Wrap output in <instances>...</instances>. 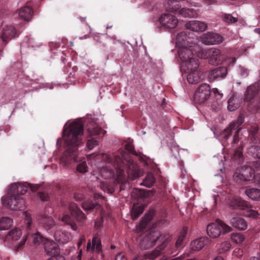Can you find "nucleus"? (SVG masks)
I'll use <instances>...</instances> for the list:
<instances>
[{
  "label": "nucleus",
  "mask_w": 260,
  "mask_h": 260,
  "mask_svg": "<svg viewBox=\"0 0 260 260\" xmlns=\"http://www.w3.org/2000/svg\"><path fill=\"white\" fill-rule=\"evenodd\" d=\"M83 124L80 121L74 122L64 128L62 137L65 141L66 150L60 160L63 167H68L73 160H79L78 147L82 143L79 136L83 135Z\"/></svg>",
  "instance_id": "obj_1"
},
{
  "label": "nucleus",
  "mask_w": 260,
  "mask_h": 260,
  "mask_svg": "<svg viewBox=\"0 0 260 260\" xmlns=\"http://www.w3.org/2000/svg\"><path fill=\"white\" fill-rule=\"evenodd\" d=\"M229 233L232 231V228L219 219H216L215 222L207 225V233L211 238H216L221 234Z\"/></svg>",
  "instance_id": "obj_2"
},
{
  "label": "nucleus",
  "mask_w": 260,
  "mask_h": 260,
  "mask_svg": "<svg viewBox=\"0 0 260 260\" xmlns=\"http://www.w3.org/2000/svg\"><path fill=\"white\" fill-rule=\"evenodd\" d=\"M193 46H180L178 50V55L180 58L183 62L187 63L188 68L190 66H194V69L199 67L198 60L193 57Z\"/></svg>",
  "instance_id": "obj_3"
},
{
  "label": "nucleus",
  "mask_w": 260,
  "mask_h": 260,
  "mask_svg": "<svg viewBox=\"0 0 260 260\" xmlns=\"http://www.w3.org/2000/svg\"><path fill=\"white\" fill-rule=\"evenodd\" d=\"M233 177L238 183L250 181L254 177V171L251 167L244 166L237 169Z\"/></svg>",
  "instance_id": "obj_4"
},
{
  "label": "nucleus",
  "mask_w": 260,
  "mask_h": 260,
  "mask_svg": "<svg viewBox=\"0 0 260 260\" xmlns=\"http://www.w3.org/2000/svg\"><path fill=\"white\" fill-rule=\"evenodd\" d=\"M3 204L12 210H23L25 208V203L24 199L19 196H11L6 198H2Z\"/></svg>",
  "instance_id": "obj_5"
},
{
  "label": "nucleus",
  "mask_w": 260,
  "mask_h": 260,
  "mask_svg": "<svg viewBox=\"0 0 260 260\" xmlns=\"http://www.w3.org/2000/svg\"><path fill=\"white\" fill-rule=\"evenodd\" d=\"M27 185L20 183H14L12 184L8 190V193L11 196H19V194H23L25 193L28 188L31 191L35 192L39 190L40 186L38 184L33 185L27 183Z\"/></svg>",
  "instance_id": "obj_6"
},
{
  "label": "nucleus",
  "mask_w": 260,
  "mask_h": 260,
  "mask_svg": "<svg viewBox=\"0 0 260 260\" xmlns=\"http://www.w3.org/2000/svg\"><path fill=\"white\" fill-rule=\"evenodd\" d=\"M211 88L207 83L201 84L197 89L193 96L194 102L201 104L207 101L211 95Z\"/></svg>",
  "instance_id": "obj_7"
},
{
  "label": "nucleus",
  "mask_w": 260,
  "mask_h": 260,
  "mask_svg": "<svg viewBox=\"0 0 260 260\" xmlns=\"http://www.w3.org/2000/svg\"><path fill=\"white\" fill-rule=\"evenodd\" d=\"M163 238L159 232H151L142 239L139 247L142 250L150 248L155 244L157 241H159Z\"/></svg>",
  "instance_id": "obj_8"
},
{
  "label": "nucleus",
  "mask_w": 260,
  "mask_h": 260,
  "mask_svg": "<svg viewBox=\"0 0 260 260\" xmlns=\"http://www.w3.org/2000/svg\"><path fill=\"white\" fill-rule=\"evenodd\" d=\"M228 73L226 67L220 66L211 69L208 73V79L210 82L219 81L224 79Z\"/></svg>",
  "instance_id": "obj_9"
},
{
  "label": "nucleus",
  "mask_w": 260,
  "mask_h": 260,
  "mask_svg": "<svg viewBox=\"0 0 260 260\" xmlns=\"http://www.w3.org/2000/svg\"><path fill=\"white\" fill-rule=\"evenodd\" d=\"M159 21L162 25L170 29L174 28L178 23L176 17L169 14H164L161 15Z\"/></svg>",
  "instance_id": "obj_10"
},
{
  "label": "nucleus",
  "mask_w": 260,
  "mask_h": 260,
  "mask_svg": "<svg viewBox=\"0 0 260 260\" xmlns=\"http://www.w3.org/2000/svg\"><path fill=\"white\" fill-rule=\"evenodd\" d=\"M192 36L193 34H191ZM190 34L187 31H182L178 34L176 37L177 44H180L181 46L193 47V38L189 36Z\"/></svg>",
  "instance_id": "obj_11"
},
{
  "label": "nucleus",
  "mask_w": 260,
  "mask_h": 260,
  "mask_svg": "<svg viewBox=\"0 0 260 260\" xmlns=\"http://www.w3.org/2000/svg\"><path fill=\"white\" fill-rule=\"evenodd\" d=\"M44 248L46 254L49 256L60 254L59 246L53 241L46 240L44 243Z\"/></svg>",
  "instance_id": "obj_12"
},
{
  "label": "nucleus",
  "mask_w": 260,
  "mask_h": 260,
  "mask_svg": "<svg viewBox=\"0 0 260 260\" xmlns=\"http://www.w3.org/2000/svg\"><path fill=\"white\" fill-rule=\"evenodd\" d=\"M221 52L217 48H212L208 49L209 63L211 65H217L221 61Z\"/></svg>",
  "instance_id": "obj_13"
},
{
  "label": "nucleus",
  "mask_w": 260,
  "mask_h": 260,
  "mask_svg": "<svg viewBox=\"0 0 260 260\" xmlns=\"http://www.w3.org/2000/svg\"><path fill=\"white\" fill-rule=\"evenodd\" d=\"M193 66H190L188 68L191 71L187 76V80L190 84L198 83L203 79V73L197 71V69H194Z\"/></svg>",
  "instance_id": "obj_14"
},
{
  "label": "nucleus",
  "mask_w": 260,
  "mask_h": 260,
  "mask_svg": "<svg viewBox=\"0 0 260 260\" xmlns=\"http://www.w3.org/2000/svg\"><path fill=\"white\" fill-rule=\"evenodd\" d=\"M69 210L72 217L76 218L77 221L80 222H83L86 219L84 213L75 203L70 205Z\"/></svg>",
  "instance_id": "obj_15"
},
{
  "label": "nucleus",
  "mask_w": 260,
  "mask_h": 260,
  "mask_svg": "<svg viewBox=\"0 0 260 260\" xmlns=\"http://www.w3.org/2000/svg\"><path fill=\"white\" fill-rule=\"evenodd\" d=\"M187 29L193 31H204L207 28V24L204 22L200 21H190L186 23Z\"/></svg>",
  "instance_id": "obj_16"
},
{
  "label": "nucleus",
  "mask_w": 260,
  "mask_h": 260,
  "mask_svg": "<svg viewBox=\"0 0 260 260\" xmlns=\"http://www.w3.org/2000/svg\"><path fill=\"white\" fill-rule=\"evenodd\" d=\"M222 41L223 37L216 33L207 32L204 37V42L208 45L218 44Z\"/></svg>",
  "instance_id": "obj_17"
},
{
  "label": "nucleus",
  "mask_w": 260,
  "mask_h": 260,
  "mask_svg": "<svg viewBox=\"0 0 260 260\" xmlns=\"http://www.w3.org/2000/svg\"><path fill=\"white\" fill-rule=\"evenodd\" d=\"M243 122V118L242 116H239L237 121L232 122L230 125L229 127L225 130V138L227 139L230 135H231L233 130H236L235 136L237 135L240 129L239 127Z\"/></svg>",
  "instance_id": "obj_18"
},
{
  "label": "nucleus",
  "mask_w": 260,
  "mask_h": 260,
  "mask_svg": "<svg viewBox=\"0 0 260 260\" xmlns=\"http://www.w3.org/2000/svg\"><path fill=\"white\" fill-rule=\"evenodd\" d=\"M159 242H161V244L159 246H158L154 250L148 253L147 257L148 258L154 259L160 255L161 251L166 247L168 240L164 237L159 241Z\"/></svg>",
  "instance_id": "obj_19"
},
{
  "label": "nucleus",
  "mask_w": 260,
  "mask_h": 260,
  "mask_svg": "<svg viewBox=\"0 0 260 260\" xmlns=\"http://www.w3.org/2000/svg\"><path fill=\"white\" fill-rule=\"evenodd\" d=\"M87 129L90 136H99L103 137L106 133L94 122L88 124Z\"/></svg>",
  "instance_id": "obj_20"
},
{
  "label": "nucleus",
  "mask_w": 260,
  "mask_h": 260,
  "mask_svg": "<svg viewBox=\"0 0 260 260\" xmlns=\"http://www.w3.org/2000/svg\"><path fill=\"white\" fill-rule=\"evenodd\" d=\"M16 35V31L12 26H7L3 29L2 35L3 41L7 42L9 40L14 38Z\"/></svg>",
  "instance_id": "obj_21"
},
{
  "label": "nucleus",
  "mask_w": 260,
  "mask_h": 260,
  "mask_svg": "<svg viewBox=\"0 0 260 260\" xmlns=\"http://www.w3.org/2000/svg\"><path fill=\"white\" fill-rule=\"evenodd\" d=\"M258 88L256 85H251L247 88L244 94L245 102H249L258 94Z\"/></svg>",
  "instance_id": "obj_22"
},
{
  "label": "nucleus",
  "mask_w": 260,
  "mask_h": 260,
  "mask_svg": "<svg viewBox=\"0 0 260 260\" xmlns=\"http://www.w3.org/2000/svg\"><path fill=\"white\" fill-rule=\"evenodd\" d=\"M231 223L233 227L240 231L245 230L247 227V222L239 217H233L231 219Z\"/></svg>",
  "instance_id": "obj_23"
},
{
  "label": "nucleus",
  "mask_w": 260,
  "mask_h": 260,
  "mask_svg": "<svg viewBox=\"0 0 260 260\" xmlns=\"http://www.w3.org/2000/svg\"><path fill=\"white\" fill-rule=\"evenodd\" d=\"M208 239L207 237H202L193 240L190 243V248L192 250L199 251L202 249L207 243Z\"/></svg>",
  "instance_id": "obj_24"
},
{
  "label": "nucleus",
  "mask_w": 260,
  "mask_h": 260,
  "mask_svg": "<svg viewBox=\"0 0 260 260\" xmlns=\"http://www.w3.org/2000/svg\"><path fill=\"white\" fill-rule=\"evenodd\" d=\"M231 206L242 210L249 209L252 207L250 203L241 199H234L231 202Z\"/></svg>",
  "instance_id": "obj_25"
},
{
  "label": "nucleus",
  "mask_w": 260,
  "mask_h": 260,
  "mask_svg": "<svg viewBox=\"0 0 260 260\" xmlns=\"http://www.w3.org/2000/svg\"><path fill=\"white\" fill-rule=\"evenodd\" d=\"M32 10L31 7L25 6L20 9L19 15L23 20L28 21L32 17Z\"/></svg>",
  "instance_id": "obj_26"
},
{
  "label": "nucleus",
  "mask_w": 260,
  "mask_h": 260,
  "mask_svg": "<svg viewBox=\"0 0 260 260\" xmlns=\"http://www.w3.org/2000/svg\"><path fill=\"white\" fill-rule=\"evenodd\" d=\"M155 210L152 209L150 210L148 213L145 214V216L139 223V227L141 229L146 228L147 224L152 219L153 217L155 215Z\"/></svg>",
  "instance_id": "obj_27"
},
{
  "label": "nucleus",
  "mask_w": 260,
  "mask_h": 260,
  "mask_svg": "<svg viewBox=\"0 0 260 260\" xmlns=\"http://www.w3.org/2000/svg\"><path fill=\"white\" fill-rule=\"evenodd\" d=\"M155 210L152 209L150 210L148 213L145 214V216L139 223V227L141 229L146 228L147 224L152 219L153 217L155 215Z\"/></svg>",
  "instance_id": "obj_28"
},
{
  "label": "nucleus",
  "mask_w": 260,
  "mask_h": 260,
  "mask_svg": "<svg viewBox=\"0 0 260 260\" xmlns=\"http://www.w3.org/2000/svg\"><path fill=\"white\" fill-rule=\"evenodd\" d=\"M243 144L241 143L235 149L234 153L233 154L232 157L237 160L239 163H242L244 161V158L243 154Z\"/></svg>",
  "instance_id": "obj_29"
},
{
  "label": "nucleus",
  "mask_w": 260,
  "mask_h": 260,
  "mask_svg": "<svg viewBox=\"0 0 260 260\" xmlns=\"http://www.w3.org/2000/svg\"><path fill=\"white\" fill-rule=\"evenodd\" d=\"M245 194L251 199L260 201V189L255 188H246Z\"/></svg>",
  "instance_id": "obj_30"
},
{
  "label": "nucleus",
  "mask_w": 260,
  "mask_h": 260,
  "mask_svg": "<svg viewBox=\"0 0 260 260\" xmlns=\"http://www.w3.org/2000/svg\"><path fill=\"white\" fill-rule=\"evenodd\" d=\"M178 13L185 18H194L198 16L197 11L191 8H183L179 10Z\"/></svg>",
  "instance_id": "obj_31"
},
{
  "label": "nucleus",
  "mask_w": 260,
  "mask_h": 260,
  "mask_svg": "<svg viewBox=\"0 0 260 260\" xmlns=\"http://www.w3.org/2000/svg\"><path fill=\"white\" fill-rule=\"evenodd\" d=\"M22 235L21 230L18 228H15L9 231L6 236V239L8 240L17 241Z\"/></svg>",
  "instance_id": "obj_32"
},
{
  "label": "nucleus",
  "mask_w": 260,
  "mask_h": 260,
  "mask_svg": "<svg viewBox=\"0 0 260 260\" xmlns=\"http://www.w3.org/2000/svg\"><path fill=\"white\" fill-rule=\"evenodd\" d=\"M193 51L201 58L206 59L208 57V49H203L196 43L193 44Z\"/></svg>",
  "instance_id": "obj_33"
},
{
  "label": "nucleus",
  "mask_w": 260,
  "mask_h": 260,
  "mask_svg": "<svg viewBox=\"0 0 260 260\" xmlns=\"http://www.w3.org/2000/svg\"><path fill=\"white\" fill-rule=\"evenodd\" d=\"M153 191L152 190H147L145 189H137L135 188L134 191H133L132 193L133 194H135L136 197L139 198H146L151 196H152L153 194Z\"/></svg>",
  "instance_id": "obj_34"
},
{
  "label": "nucleus",
  "mask_w": 260,
  "mask_h": 260,
  "mask_svg": "<svg viewBox=\"0 0 260 260\" xmlns=\"http://www.w3.org/2000/svg\"><path fill=\"white\" fill-rule=\"evenodd\" d=\"M82 207L87 211H92L94 209H98L100 207V205L97 203H94L92 201L87 200L82 203Z\"/></svg>",
  "instance_id": "obj_35"
},
{
  "label": "nucleus",
  "mask_w": 260,
  "mask_h": 260,
  "mask_svg": "<svg viewBox=\"0 0 260 260\" xmlns=\"http://www.w3.org/2000/svg\"><path fill=\"white\" fill-rule=\"evenodd\" d=\"M12 224V219L9 217H3L0 220V230H8Z\"/></svg>",
  "instance_id": "obj_36"
},
{
  "label": "nucleus",
  "mask_w": 260,
  "mask_h": 260,
  "mask_svg": "<svg viewBox=\"0 0 260 260\" xmlns=\"http://www.w3.org/2000/svg\"><path fill=\"white\" fill-rule=\"evenodd\" d=\"M228 109L230 111H234L240 106L239 100L234 96L231 97L228 100Z\"/></svg>",
  "instance_id": "obj_37"
},
{
  "label": "nucleus",
  "mask_w": 260,
  "mask_h": 260,
  "mask_svg": "<svg viewBox=\"0 0 260 260\" xmlns=\"http://www.w3.org/2000/svg\"><path fill=\"white\" fill-rule=\"evenodd\" d=\"M127 173L128 174V179L131 180H134L142 176L140 170L136 168H129Z\"/></svg>",
  "instance_id": "obj_38"
},
{
  "label": "nucleus",
  "mask_w": 260,
  "mask_h": 260,
  "mask_svg": "<svg viewBox=\"0 0 260 260\" xmlns=\"http://www.w3.org/2000/svg\"><path fill=\"white\" fill-rule=\"evenodd\" d=\"M249 75V70L244 67L239 66L237 74L236 76L237 79H244Z\"/></svg>",
  "instance_id": "obj_39"
},
{
  "label": "nucleus",
  "mask_w": 260,
  "mask_h": 260,
  "mask_svg": "<svg viewBox=\"0 0 260 260\" xmlns=\"http://www.w3.org/2000/svg\"><path fill=\"white\" fill-rule=\"evenodd\" d=\"M155 182V179L154 175L151 173H148L143 180V182L141 183V185L143 184L147 187H151Z\"/></svg>",
  "instance_id": "obj_40"
},
{
  "label": "nucleus",
  "mask_w": 260,
  "mask_h": 260,
  "mask_svg": "<svg viewBox=\"0 0 260 260\" xmlns=\"http://www.w3.org/2000/svg\"><path fill=\"white\" fill-rule=\"evenodd\" d=\"M40 222L41 223L45 225L49 228L52 227L54 225L55 222L51 217L46 215L41 216Z\"/></svg>",
  "instance_id": "obj_41"
},
{
  "label": "nucleus",
  "mask_w": 260,
  "mask_h": 260,
  "mask_svg": "<svg viewBox=\"0 0 260 260\" xmlns=\"http://www.w3.org/2000/svg\"><path fill=\"white\" fill-rule=\"evenodd\" d=\"M248 153L254 158H260V146H251L248 149Z\"/></svg>",
  "instance_id": "obj_42"
},
{
  "label": "nucleus",
  "mask_w": 260,
  "mask_h": 260,
  "mask_svg": "<svg viewBox=\"0 0 260 260\" xmlns=\"http://www.w3.org/2000/svg\"><path fill=\"white\" fill-rule=\"evenodd\" d=\"M144 211V207L142 206L134 207L131 212L132 218L133 220L137 219Z\"/></svg>",
  "instance_id": "obj_43"
},
{
  "label": "nucleus",
  "mask_w": 260,
  "mask_h": 260,
  "mask_svg": "<svg viewBox=\"0 0 260 260\" xmlns=\"http://www.w3.org/2000/svg\"><path fill=\"white\" fill-rule=\"evenodd\" d=\"M187 232V228L186 227H184L180 231V235L178 236V238L176 242V246L177 247H179L181 246L182 242L186 237Z\"/></svg>",
  "instance_id": "obj_44"
},
{
  "label": "nucleus",
  "mask_w": 260,
  "mask_h": 260,
  "mask_svg": "<svg viewBox=\"0 0 260 260\" xmlns=\"http://www.w3.org/2000/svg\"><path fill=\"white\" fill-rule=\"evenodd\" d=\"M231 246V245L229 242L224 241L219 245L218 248V251L220 253H224L228 251Z\"/></svg>",
  "instance_id": "obj_45"
},
{
  "label": "nucleus",
  "mask_w": 260,
  "mask_h": 260,
  "mask_svg": "<svg viewBox=\"0 0 260 260\" xmlns=\"http://www.w3.org/2000/svg\"><path fill=\"white\" fill-rule=\"evenodd\" d=\"M231 239L234 242L239 244L243 242L244 237L240 233H233L231 235Z\"/></svg>",
  "instance_id": "obj_46"
},
{
  "label": "nucleus",
  "mask_w": 260,
  "mask_h": 260,
  "mask_svg": "<svg viewBox=\"0 0 260 260\" xmlns=\"http://www.w3.org/2000/svg\"><path fill=\"white\" fill-rule=\"evenodd\" d=\"M62 220L63 221H64L68 224V225H70L72 229L74 231L77 230V225L76 224L71 220V217L69 215H64L62 218Z\"/></svg>",
  "instance_id": "obj_47"
},
{
  "label": "nucleus",
  "mask_w": 260,
  "mask_h": 260,
  "mask_svg": "<svg viewBox=\"0 0 260 260\" xmlns=\"http://www.w3.org/2000/svg\"><path fill=\"white\" fill-rule=\"evenodd\" d=\"M77 171L82 174L85 173L88 171V167L86 162L83 161L79 164L76 167Z\"/></svg>",
  "instance_id": "obj_48"
},
{
  "label": "nucleus",
  "mask_w": 260,
  "mask_h": 260,
  "mask_svg": "<svg viewBox=\"0 0 260 260\" xmlns=\"http://www.w3.org/2000/svg\"><path fill=\"white\" fill-rule=\"evenodd\" d=\"M223 20L228 23H235L238 21V18L233 17L231 14H224L222 16Z\"/></svg>",
  "instance_id": "obj_49"
},
{
  "label": "nucleus",
  "mask_w": 260,
  "mask_h": 260,
  "mask_svg": "<svg viewBox=\"0 0 260 260\" xmlns=\"http://www.w3.org/2000/svg\"><path fill=\"white\" fill-rule=\"evenodd\" d=\"M96 248V249L100 251L102 248V244L101 241L97 237H94L92 240V249Z\"/></svg>",
  "instance_id": "obj_50"
},
{
  "label": "nucleus",
  "mask_w": 260,
  "mask_h": 260,
  "mask_svg": "<svg viewBox=\"0 0 260 260\" xmlns=\"http://www.w3.org/2000/svg\"><path fill=\"white\" fill-rule=\"evenodd\" d=\"M99 145V142L94 139L88 140L87 142V147L90 150L92 149L95 146Z\"/></svg>",
  "instance_id": "obj_51"
},
{
  "label": "nucleus",
  "mask_w": 260,
  "mask_h": 260,
  "mask_svg": "<svg viewBox=\"0 0 260 260\" xmlns=\"http://www.w3.org/2000/svg\"><path fill=\"white\" fill-rule=\"evenodd\" d=\"M43 237L40 234L37 233L33 236L32 242L36 245H38L40 242L43 241Z\"/></svg>",
  "instance_id": "obj_52"
},
{
  "label": "nucleus",
  "mask_w": 260,
  "mask_h": 260,
  "mask_svg": "<svg viewBox=\"0 0 260 260\" xmlns=\"http://www.w3.org/2000/svg\"><path fill=\"white\" fill-rule=\"evenodd\" d=\"M24 220L27 225V228H29L31 223V217L30 215L26 212H24Z\"/></svg>",
  "instance_id": "obj_53"
},
{
  "label": "nucleus",
  "mask_w": 260,
  "mask_h": 260,
  "mask_svg": "<svg viewBox=\"0 0 260 260\" xmlns=\"http://www.w3.org/2000/svg\"><path fill=\"white\" fill-rule=\"evenodd\" d=\"M106 159L107 161L112 163L113 165V166H115L116 164H117L118 163L120 158L119 157H116L114 159L111 156L107 155L106 157Z\"/></svg>",
  "instance_id": "obj_54"
},
{
  "label": "nucleus",
  "mask_w": 260,
  "mask_h": 260,
  "mask_svg": "<svg viewBox=\"0 0 260 260\" xmlns=\"http://www.w3.org/2000/svg\"><path fill=\"white\" fill-rule=\"evenodd\" d=\"M38 198H39L42 201H47L49 199V196L45 192H39Z\"/></svg>",
  "instance_id": "obj_55"
},
{
  "label": "nucleus",
  "mask_w": 260,
  "mask_h": 260,
  "mask_svg": "<svg viewBox=\"0 0 260 260\" xmlns=\"http://www.w3.org/2000/svg\"><path fill=\"white\" fill-rule=\"evenodd\" d=\"M125 148L131 153L136 155H137L133 145L131 144H127L125 145Z\"/></svg>",
  "instance_id": "obj_56"
},
{
  "label": "nucleus",
  "mask_w": 260,
  "mask_h": 260,
  "mask_svg": "<svg viewBox=\"0 0 260 260\" xmlns=\"http://www.w3.org/2000/svg\"><path fill=\"white\" fill-rule=\"evenodd\" d=\"M258 131V127L257 125L251 126L249 129V133L250 135H257Z\"/></svg>",
  "instance_id": "obj_57"
},
{
  "label": "nucleus",
  "mask_w": 260,
  "mask_h": 260,
  "mask_svg": "<svg viewBox=\"0 0 260 260\" xmlns=\"http://www.w3.org/2000/svg\"><path fill=\"white\" fill-rule=\"evenodd\" d=\"M47 260H66L64 256L60 254H56L55 255L51 256V257Z\"/></svg>",
  "instance_id": "obj_58"
},
{
  "label": "nucleus",
  "mask_w": 260,
  "mask_h": 260,
  "mask_svg": "<svg viewBox=\"0 0 260 260\" xmlns=\"http://www.w3.org/2000/svg\"><path fill=\"white\" fill-rule=\"evenodd\" d=\"M74 197L77 201H81L85 198L84 195L81 192H75Z\"/></svg>",
  "instance_id": "obj_59"
},
{
  "label": "nucleus",
  "mask_w": 260,
  "mask_h": 260,
  "mask_svg": "<svg viewBox=\"0 0 260 260\" xmlns=\"http://www.w3.org/2000/svg\"><path fill=\"white\" fill-rule=\"evenodd\" d=\"M258 215V212L257 211L250 209L248 211L247 216L252 218H256Z\"/></svg>",
  "instance_id": "obj_60"
},
{
  "label": "nucleus",
  "mask_w": 260,
  "mask_h": 260,
  "mask_svg": "<svg viewBox=\"0 0 260 260\" xmlns=\"http://www.w3.org/2000/svg\"><path fill=\"white\" fill-rule=\"evenodd\" d=\"M250 141L251 143L256 144L259 142V138L256 135H251Z\"/></svg>",
  "instance_id": "obj_61"
},
{
  "label": "nucleus",
  "mask_w": 260,
  "mask_h": 260,
  "mask_svg": "<svg viewBox=\"0 0 260 260\" xmlns=\"http://www.w3.org/2000/svg\"><path fill=\"white\" fill-rule=\"evenodd\" d=\"M61 234L63 235L62 232L60 231H57L55 232L54 237H55L56 240L61 241V238L59 237L60 236Z\"/></svg>",
  "instance_id": "obj_62"
},
{
  "label": "nucleus",
  "mask_w": 260,
  "mask_h": 260,
  "mask_svg": "<svg viewBox=\"0 0 260 260\" xmlns=\"http://www.w3.org/2000/svg\"><path fill=\"white\" fill-rule=\"evenodd\" d=\"M115 260H126V258L123 254L119 253L116 255Z\"/></svg>",
  "instance_id": "obj_63"
},
{
  "label": "nucleus",
  "mask_w": 260,
  "mask_h": 260,
  "mask_svg": "<svg viewBox=\"0 0 260 260\" xmlns=\"http://www.w3.org/2000/svg\"><path fill=\"white\" fill-rule=\"evenodd\" d=\"M253 167L258 171H260V160L256 161L253 163Z\"/></svg>",
  "instance_id": "obj_64"
}]
</instances>
